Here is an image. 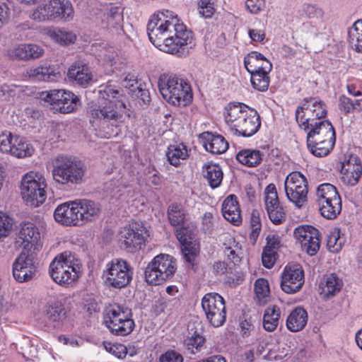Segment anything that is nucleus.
Returning <instances> with one entry per match:
<instances>
[{
    "label": "nucleus",
    "mask_w": 362,
    "mask_h": 362,
    "mask_svg": "<svg viewBox=\"0 0 362 362\" xmlns=\"http://www.w3.org/2000/svg\"><path fill=\"white\" fill-rule=\"evenodd\" d=\"M124 90L108 82L99 86L97 104L90 107V122L95 127L96 135L108 139L121 132L125 119L130 117Z\"/></svg>",
    "instance_id": "nucleus-1"
},
{
    "label": "nucleus",
    "mask_w": 362,
    "mask_h": 362,
    "mask_svg": "<svg viewBox=\"0 0 362 362\" xmlns=\"http://www.w3.org/2000/svg\"><path fill=\"white\" fill-rule=\"evenodd\" d=\"M146 30L151 42L167 53L177 54L192 40V33L168 10L153 13Z\"/></svg>",
    "instance_id": "nucleus-2"
},
{
    "label": "nucleus",
    "mask_w": 362,
    "mask_h": 362,
    "mask_svg": "<svg viewBox=\"0 0 362 362\" xmlns=\"http://www.w3.org/2000/svg\"><path fill=\"white\" fill-rule=\"evenodd\" d=\"M223 116L228 130L238 136L250 137L261 126L257 112L244 103H228L224 108Z\"/></svg>",
    "instance_id": "nucleus-3"
},
{
    "label": "nucleus",
    "mask_w": 362,
    "mask_h": 362,
    "mask_svg": "<svg viewBox=\"0 0 362 362\" xmlns=\"http://www.w3.org/2000/svg\"><path fill=\"white\" fill-rule=\"evenodd\" d=\"M158 87L163 99L174 106H186L192 100L190 84L176 74H160L158 80Z\"/></svg>",
    "instance_id": "nucleus-4"
},
{
    "label": "nucleus",
    "mask_w": 362,
    "mask_h": 362,
    "mask_svg": "<svg viewBox=\"0 0 362 362\" xmlns=\"http://www.w3.org/2000/svg\"><path fill=\"white\" fill-rule=\"evenodd\" d=\"M307 132V146L316 157L327 156L333 149L336 141L335 130L332 123L325 119L315 123Z\"/></svg>",
    "instance_id": "nucleus-5"
},
{
    "label": "nucleus",
    "mask_w": 362,
    "mask_h": 362,
    "mask_svg": "<svg viewBox=\"0 0 362 362\" xmlns=\"http://www.w3.org/2000/svg\"><path fill=\"white\" fill-rule=\"evenodd\" d=\"M81 264L71 252H64L57 255L49 267V274L57 284L68 287L79 278Z\"/></svg>",
    "instance_id": "nucleus-6"
},
{
    "label": "nucleus",
    "mask_w": 362,
    "mask_h": 362,
    "mask_svg": "<svg viewBox=\"0 0 362 362\" xmlns=\"http://www.w3.org/2000/svg\"><path fill=\"white\" fill-rule=\"evenodd\" d=\"M104 324L112 334H129L135 327L132 309L118 303L109 305L105 310Z\"/></svg>",
    "instance_id": "nucleus-7"
},
{
    "label": "nucleus",
    "mask_w": 362,
    "mask_h": 362,
    "mask_svg": "<svg viewBox=\"0 0 362 362\" xmlns=\"http://www.w3.org/2000/svg\"><path fill=\"white\" fill-rule=\"evenodd\" d=\"M85 167L82 162L67 156H59L52 170L53 179L64 185L82 183Z\"/></svg>",
    "instance_id": "nucleus-8"
},
{
    "label": "nucleus",
    "mask_w": 362,
    "mask_h": 362,
    "mask_svg": "<svg viewBox=\"0 0 362 362\" xmlns=\"http://www.w3.org/2000/svg\"><path fill=\"white\" fill-rule=\"evenodd\" d=\"M74 18V9L69 0H50L38 6L32 18L40 22L62 21L69 22Z\"/></svg>",
    "instance_id": "nucleus-9"
},
{
    "label": "nucleus",
    "mask_w": 362,
    "mask_h": 362,
    "mask_svg": "<svg viewBox=\"0 0 362 362\" xmlns=\"http://www.w3.org/2000/svg\"><path fill=\"white\" fill-rule=\"evenodd\" d=\"M176 269L173 257L166 254L158 255L146 267L145 280L148 284L160 285L173 278Z\"/></svg>",
    "instance_id": "nucleus-10"
},
{
    "label": "nucleus",
    "mask_w": 362,
    "mask_h": 362,
    "mask_svg": "<svg viewBox=\"0 0 362 362\" xmlns=\"http://www.w3.org/2000/svg\"><path fill=\"white\" fill-rule=\"evenodd\" d=\"M326 115V106L322 101L313 98H305L296 110V119L298 126L305 131L322 121Z\"/></svg>",
    "instance_id": "nucleus-11"
},
{
    "label": "nucleus",
    "mask_w": 362,
    "mask_h": 362,
    "mask_svg": "<svg viewBox=\"0 0 362 362\" xmlns=\"http://www.w3.org/2000/svg\"><path fill=\"white\" fill-rule=\"evenodd\" d=\"M148 236L144 224L134 221L119 229L117 239L122 247L129 252H135L145 246Z\"/></svg>",
    "instance_id": "nucleus-12"
},
{
    "label": "nucleus",
    "mask_w": 362,
    "mask_h": 362,
    "mask_svg": "<svg viewBox=\"0 0 362 362\" xmlns=\"http://www.w3.org/2000/svg\"><path fill=\"white\" fill-rule=\"evenodd\" d=\"M132 276V267L127 261L121 259H115L107 263L102 275L106 286L119 289L126 287Z\"/></svg>",
    "instance_id": "nucleus-13"
},
{
    "label": "nucleus",
    "mask_w": 362,
    "mask_h": 362,
    "mask_svg": "<svg viewBox=\"0 0 362 362\" xmlns=\"http://www.w3.org/2000/svg\"><path fill=\"white\" fill-rule=\"evenodd\" d=\"M46 184L38 175L30 172L21 180V195L27 204L34 207L42 204L46 199Z\"/></svg>",
    "instance_id": "nucleus-14"
},
{
    "label": "nucleus",
    "mask_w": 362,
    "mask_h": 362,
    "mask_svg": "<svg viewBox=\"0 0 362 362\" xmlns=\"http://www.w3.org/2000/svg\"><path fill=\"white\" fill-rule=\"evenodd\" d=\"M40 99L48 103L56 111L63 114L74 112L81 105L77 95L63 89L43 91L40 93Z\"/></svg>",
    "instance_id": "nucleus-15"
},
{
    "label": "nucleus",
    "mask_w": 362,
    "mask_h": 362,
    "mask_svg": "<svg viewBox=\"0 0 362 362\" xmlns=\"http://www.w3.org/2000/svg\"><path fill=\"white\" fill-rule=\"evenodd\" d=\"M202 308L209 323L214 327L222 326L226 320L224 298L217 293H209L202 299Z\"/></svg>",
    "instance_id": "nucleus-16"
},
{
    "label": "nucleus",
    "mask_w": 362,
    "mask_h": 362,
    "mask_svg": "<svg viewBox=\"0 0 362 362\" xmlns=\"http://www.w3.org/2000/svg\"><path fill=\"white\" fill-rule=\"evenodd\" d=\"M284 189L288 199L298 208L307 201L308 181L301 173L294 171L288 175L284 182Z\"/></svg>",
    "instance_id": "nucleus-17"
},
{
    "label": "nucleus",
    "mask_w": 362,
    "mask_h": 362,
    "mask_svg": "<svg viewBox=\"0 0 362 362\" xmlns=\"http://www.w3.org/2000/svg\"><path fill=\"white\" fill-rule=\"evenodd\" d=\"M0 151L22 158L31 156L34 148L24 137L5 132L0 134Z\"/></svg>",
    "instance_id": "nucleus-18"
},
{
    "label": "nucleus",
    "mask_w": 362,
    "mask_h": 362,
    "mask_svg": "<svg viewBox=\"0 0 362 362\" xmlns=\"http://www.w3.org/2000/svg\"><path fill=\"white\" fill-rule=\"evenodd\" d=\"M293 234L303 251L310 256L317 254L320 247V232L317 228L310 225H301L295 228Z\"/></svg>",
    "instance_id": "nucleus-19"
},
{
    "label": "nucleus",
    "mask_w": 362,
    "mask_h": 362,
    "mask_svg": "<svg viewBox=\"0 0 362 362\" xmlns=\"http://www.w3.org/2000/svg\"><path fill=\"white\" fill-rule=\"evenodd\" d=\"M305 282L304 272L299 265L286 266L281 274V288L286 293H296Z\"/></svg>",
    "instance_id": "nucleus-20"
},
{
    "label": "nucleus",
    "mask_w": 362,
    "mask_h": 362,
    "mask_svg": "<svg viewBox=\"0 0 362 362\" xmlns=\"http://www.w3.org/2000/svg\"><path fill=\"white\" fill-rule=\"evenodd\" d=\"M35 268L32 254L23 251L13 264V276L18 282L31 280L35 275Z\"/></svg>",
    "instance_id": "nucleus-21"
},
{
    "label": "nucleus",
    "mask_w": 362,
    "mask_h": 362,
    "mask_svg": "<svg viewBox=\"0 0 362 362\" xmlns=\"http://www.w3.org/2000/svg\"><path fill=\"white\" fill-rule=\"evenodd\" d=\"M264 193L265 207L269 219L276 225L281 223L285 220V212L280 205L275 185L269 184Z\"/></svg>",
    "instance_id": "nucleus-22"
},
{
    "label": "nucleus",
    "mask_w": 362,
    "mask_h": 362,
    "mask_svg": "<svg viewBox=\"0 0 362 362\" xmlns=\"http://www.w3.org/2000/svg\"><path fill=\"white\" fill-rule=\"evenodd\" d=\"M47 324L50 327L60 328L66 318V310L62 302L57 299L49 300L43 308Z\"/></svg>",
    "instance_id": "nucleus-23"
},
{
    "label": "nucleus",
    "mask_w": 362,
    "mask_h": 362,
    "mask_svg": "<svg viewBox=\"0 0 362 362\" xmlns=\"http://www.w3.org/2000/svg\"><path fill=\"white\" fill-rule=\"evenodd\" d=\"M341 181L349 186L356 185L362 175L361 159L356 155H350L341 164Z\"/></svg>",
    "instance_id": "nucleus-24"
},
{
    "label": "nucleus",
    "mask_w": 362,
    "mask_h": 362,
    "mask_svg": "<svg viewBox=\"0 0 362 362\" xmlns=\"http://www.w3.org/2000/svg\"><path fill=\"white\" fill-rule=\"evenodd\" d=\"M76 205L80 226L98 219L101 213V206L98 202L88 199H76Z\"/></svg>",
    "instance_id": "nucleus-25"
},
{
    "label": "nucleus",
    "mask_w": 362,
    "mask_h": 362,
    "mask_svg": "<svg viewBox=\"0 0 362 362\" xmlns=\"http://www.w3.org/2000/svg\"><path fill=\"white\" fill-rule=\"evenodd\" d=\"M18 237L22 240L21 244L24 250H38L40 242V233L36 226L30 222H25L21 224V228Z\"/></svg>",
    "instance_id": "nucleus-26"
},
{
    "label": "nucleus",
    "mask_w": 362,
    "mask_h": 362,
    "mask_svg": "<svg viewBox=\"0 0 362 362\" xmlns=\"http://www.w3.org/2000/svg\"><path fill=\"white\" fill-rule=\"evenodd\" d=\"M54 217L57 222L64 226H80L74 201L66 202L57 206L54 212Z\"/></svg>",
    "instance_id": "nucleus-27"
},
{
    "label": "nucleus",
    "mask_w": 362,
    "mask_h": 362,
    "mask_svg": "<svg viewBox=\"0 0 362 362\" xmlns=\"http://www.w3.org/2000/svg\"><path fill=\"white\" fill-rule=\"evenodd\" d=\"M199 139L206 151L212 154H222L228 148V143L222 135L204 132Z\"/></svg>",
    "instance_id": "nucleus-28"
},
{
    "label": "nucleus",
    "mask_w": 362,
    "mask_h": 362,
    "mask_svg": "<svg viewBox=\"0 0 362 362\" xmlns=\"http://www.w3.org/2000/svg\"><path fill=\"white\" fill-rule=\"evenodd\" d=\"M92 74L87 64L81 61L73 63L67 71V77L77 84L86 86L92 80Z\"/></svg>",
    "instance_id": "nucleus-29"
},
{
    "label": "nucleus",
    "mask_w": 362,
    "mask_h": 362,
    "mask_svg": "<svg viewBox=\"0 0 362 362\" xmlns=\"http://www.w3.org/2000/svg\"><path fill=\"white\" fill-rule=\"evenodd\" d=\"M245 69L249 73L262 70L272 71V64L261 53L252 51L248 53L243 60Z\"/></svg>",
    "instance_id": "nucleus-30"
},
{
    "label": "nucleus",
    "mask_w": 362,
    "mask_h": 362,
    "mask_svg": "<svg viewBox=\"0 0 362 362\" xmlns=\"http://www.w3.org/2000/svg\"><path fill=\"white\" fill-rule=\"evenodd\" d=\"M222 214L225 219L234 226H239L242 223L240 209L235 195L230 194L224 199Z\"/></svg>",
    "instance_id": "nucleus-31"
},
{
    "label": "nucleus",
    "mask_w": 362,
    "mask_h": 362,
    "mask_svg": "<svg viewBox=\"0 0 362 362\" xmlns=\"http://www.w3.org/2000/svg\"><path fill=\"white\" fill-rule=\"evenodd\" d=\"M28 76L33 81H57L60 78V73L56 72L51 66L32 67L27 71Z\"/></svg>",
    "instance_id": "nucleus-32"
},
{
    "label": "nucleus",
    "mask_w": 362,
    "mask_h": 362,
    "mask_svg": "<svg viewBox=\"0 0 362 362\" xmlns=\"http://www.w3.org/2000/svg\"><path fill=\"white\" fill-rule=\"evenodd\" d=\"M308 322L307 311L302 307L295 308L289 314L286 320V327L291 332L302 330Z\"/></svg>",
    "instance_id": "nucleus-33"
},
{
    "label": "nucleus",
    "mask_w": 362,
    "mask_h": 362,
    "mask_svg": "<svg viewBox=\"0 0 362 362\" xmlns=\"http://www.w3.org/2000/svg\"><path fill=\"white\" fill-rule=\"evenodd\" d=\"M185 230L183 228L176 230L177 240L182 245V252L186 262L193 265L198 251L195 245L188 240V236L185 234Z\"/></svg>",
    "instance_id": "nucleus-34"
},
{
    "label": "nucleus",
    "mask_w": 362,
    "mask_h": 362,
    "mask_svg": "<svg viewBox=\"0 0 362 362\" xmlns=\"http://www.w3.org/2000/svg\"><path fill=\"white\" fill-rule=\"evenodd\" d=\"M202 173L211 188H217L221 185L223 173L219 165L213 163L205 164Z\"/></svg>",
    "instance_id": "nucleus-35"
},
{
    "label": "nucleus",
    "mask_w": 362,
    "mask_h": 362,
    "mask_svg": "<svg viewBox=\"0 0 362 362\" xmlns=\"http://www.w3.org/2000/svg\"><path fill=\"white\" fill-rule=\"evenodd\" d=\"M263 153L257 149L245 148L236 155L237 160L243 165L252 168L259 165L262 160Z\"/></svg>",
    "instance_id": "nucleus-36"
},
{
    "label": "nucleus",
    "mask_w": 362,
    "mask_h": 362,
    "mask_svg": "<svg viewBox=\"0 0 362 362\" xmlns=\"http://www.w3.org/2000/svg\"><path fill=\"white\" fill-rule=\"evenodd\" d=\"M343 282L336 274L327 275L325 282L321 284V294L326 298H330L340 291Z\"/></svg>",
    "instance_id": "nucleus-37"
},
{
    "label": "nucleus",
    "mask_w": 362,
    "mask_h": 362,
    "mask_svg": "<svg viewBox=\"0 0 362 362\" xmlns=\"http://www.w3.org/2000/svg\"><path fill=\"white\" fill-rule=\"evenodd\" d=\"M348 42L353 50L362 53V19L356 21L349 29Z\"/></svg>",
    "instance_id": "nucleus-38"
},
{
    "label": "nucleus",
    "mask_w": 362,
    "mask_h": 362,
    "mask_svg": "<svg viewBox=\"0 0 362 362\" xmlns=\"http://www.w3.org/2000/svg\"><path fill=\"white\" fill-rule=\"evenodd\" d=\"M281 316L280 308L277 305L266 308L263 316V327L267 332L274 331L279 323Z\"/></svg>",
    "instance_id": "nucleus-39"
},
{
    "label": "nucleus",
    "mask_w": 362,
    "mask_h": 362,
    "mask_svg": "<svg viewBox=\"0 0 362 362\" xmlns=\"http://www.w3.org/2000/svg\"><path fill=\"white\" fill-rule=\"evenodd\" d=\"M166 156L169 163L177 167L180 164L181 160H185L189 157V151L182 144L170 145L166 151Z\"/></svg>",
    "instance_id": "nucleus-40"
},
{
    "label": "nucleus",
    "mask_w": 362,
    "mask_h": 362,
    "mask_svg": "<svg viewBox=\"0 0 362 362\" xmlns=\"http://www.w3.org/2000/svg\"><path fill=\"white\" fill-rule=\"evenodd\" d=\"M316 194L318 203H324L328 200L334 202H335V200H341L337 188L329 183L321 184L317 187Z\"/></svg>",
    "instance_id": "nucleus-41"
},
{
    "label": "nucleus",
    "mask_w": 362,
    "mask_h": 362,
    "mask_svg": "<svg viewBox=\"0 0 362 362\" xmlns=\"http://www.w3.org/2000/svg\"><path fill=\"white\" fill-rule=\"evenodd\" d=\"M47 34L52 40L62 45L74 43L76 39L73 32L63 29H49Z\"/></svg>",
    "instance_id": "nucleus-42"
},
{
    "label": "nucleus",
    "mask_w": 362,
    "mask_h": 362,
    "mask_svg": "<svg viewBox=\"0 0 362 362\" xmlns=\"http://www.w3.org/2000/svg\"><path fill=\"white\" fill-rule=\"evenodd\" d=\"M271 71H259L250 74V81L252 87L258 91H266L270 83L269 74Z\"/></svg>",
    "instance_id": "nucleus-43"
},
{
    "label": "nucleus",
    "mask_w": 362,
    "mask_h": 362,
    "mask_svg": "<svg viewBox=\"0 0 362 362\" xmlns=\"http://www.w3.org/2000/svg\"><path fill=\"white\" fill-rule=\"evenodd\" d=\"M321 215L327 219L335 218L341 211V200H328L324 203H318Z\"/></svg>",
    "instance_id": "nucleus-44"
},
{
    "label": "nucleus",
    "mask_w": 362,
    "mask_h": 362,
    "mask_svg": "<svg viewBox=\"0 0 362 362\" xmlns=\"http://www.w3.org/2000/svg\"><path fill=\"white\" fill-rule=\"evenodd\" d=\"M186 211L181 204H172L168 209L169 221L173 226H180L186 218Z\"/></svg>",
    "instance_id": "nucleus-45"
},
{
    "label": "nucleus",
    "mask_w": 362,
    "mask_h": 362,
    "mask_svg": "<svg viewBox=\"0 0 362 362\" xmlns=\"http://www.w3.org/2000/svg\"><path fill=\"white\" fill-rule=\"evenodd\" d=\"M205 338L196 332L185 340V345L192 354L201 351L205 345Z\"/></svg>",
    "instance_id": "nucleus-46"
},
{
    "label": "nucleus",
    "mask_w": 362,
    "mask_h": 362,
    "mask_svg": "<svg viewBox=\"0 0 362 362\" xmlns=\"http://www.w3.org/2000/svg\"><path fill=\"white\" fill-rule=\"evenodd\" d=\"M344 243V238L340 236V230L334 228L332 230L327 240V245L329 250L332 252H338L342 247Z\"/></svg>",
    "instance_id": "nucleus-47"
},
{
    "label": "nucleus",
    "mask_w": 362,
    "mask_h": 362,
    "mask_svg": "<svg viewBox=\"0 0 362 362\" xmlns=\"http://www.w3.org/2000/svg\"><path fill=\"white\" fill-rule=\"evenodd\" d=\"M267 353L264 357L268 361H279L283 360L288 355V350L280 351L279 345L265 344Z\"/></svg>",
    "instance_id": "nucleus-48"
},
{
    "label": "nucleus",
    "mask_w": 362,
    "mask_h": 362,
    "mask_svg": "<svg viewBox=\"0 0 362 362\" xmlns=\"http://www.w3.org/2000/svg\"><path fill=\"white\" fill-rule=\"evenodd\" d=\"M107 25L115 27L123 21V16L118 6H112L105 14Z\"/></svg>",
    "instance_id": "nucleus-49"
},
{
    "label": "nucleus",
    "mask_w": 362,
    "mask_h": 362,
    "mask_svg": "<svg viewBox=\"0 0 362 362\" xmlns=\"http://www.w3.org/2000/svg\"><path fill=\"white\" fill-rule=\"evenodd\" d=\"M241 253V248L235 241H233L230 246L226 247L224 249L225 256L234 264H236L240 262Z\"/></svg>",
    "instance_id": "nucleus-50"
},
{
    "label": "nucleus",
    "mask_w": 362,
    "mask_h": 362,
    "mask_svg": "<svg viewBox=\"0 0 362 362\" xmlns=\"http://www.w3.org/2000/svg\"><path fill=\"white\" fill-rule=\"evenodd\" d=\"M269 286L267 280L260 278L255 283V292L259 300H262L269 294Z\"/></svg>",
    "instance_id": "nucleus-51"
},
{
    "label": "nucleus",
    "mask_w": 362,
    "mask_h": 362,
    "mask_svg": "<svg viewBox=\"0 0 362 362\" xmlns=\"http://www.w3.org/2000/svg\"><path fill=\"white\" fill-rule=\"evenodd\" d=\"M103 345L107 351L111 353L118 358H124L127 355V348L122 344H114L110 342H104Z\"/></svg>",
    "instance_id": "nucleus-52"
},
{
    "label": "nucleus",
    "mask_w": 362,
    "mask_h": 362,
    "mask_svg": "<svg viewBox=\"0 0 362 362\" xmlns=\"http://www.w3.org/2000/svg\"><path fill=\"white\" fill-rule=\"evenodd\" d=\"M303 12L308 18L313 20H320L324 15L320 8L312 4L304 5Z\"/></svg>",
    "instance_id": "nucleus-53"
},
{
    "label": "nucleus",
    "mask_w": 362,
    "mask_h": 362,
    "mask_svg": "<svg viewBox=\"0 0 362 362\" xmlns=\"http://www.w3.org/2000/svg\"><path fill=\"white\" fill-rule=\"evenodd\" d=\"M198 4L199 13L204 18H211L214 13V2L210 0H199Z\"/></svg>",
    "instance_id": "nucleus-54"
},
{
    "label": "nucleus",
    "mask_w": 362,
    "mask_h": 362,
    "mask_svg": "<svg viewBox=\"0 0 362 362\" xmlns=\"http://www.w3.org/2000/svg\"><path fill=\"white\" fill-rule=\"evenodd\" d=\"M12 228V220L5 214L0 212V238L8 235Z\"/></svg>",
    "instance_id": "nucleus-55"
},
{
    "label": "nucleus",
    "mask_w": 362,
    "mask_h": 362,
    "mask_svg": "<svg viewBox=\"0 0 362 362\" xmlns=\"http://www.w3.org/2000/svg\"><path fill=\"white\" fill-rule=\"evenodd\" d=\"M160 362H183L182 356L175 350H168L159 358Z\"/></svg>",
    "instance_id": "nucleus-56"
},
{
    "label": "nucleus",
    "mask_w": 362,
    "mask_h": 362,
    "mask_svg": "<svg viewBox=\"0 0 362 362\" xmlns=\"http://www.w3.org/2000/svg\"><path fill=\"white\" fill-rule=\"evenodd\" d=\"M262 261L264 267L267 269L272 268L276 261L275 251H270L264 249L262 255Z\"/></svg>",
    "instance_id": "nucleus-57"
},
{
    "label": "nucleus",
    "mask_w": 362,
    "mask_h": 362,
    "mask_svg": "<svg viewBox=\"0 0 362 362\" xmlns=\"http://www.w3.org/2000/svg\"><path fill=\"white\" fill-rule=\"evenodd\" d=\"M339 108L345 115L353 112L352 100L342 95L339 98Z\"/></svg>",
    "instance_id": "nucleus-58"
},
{
    "label": "nucleus",
    "mask_w": 362,
    "mask_h": 362,
    "mask_svg": "<svg viewBox=\"0 0 362 362\" xmlns=\"http://www.w3.org/2000/svg\"><path fill=\"white\" fill-rule=\"evenodd\" d=\"M245 6L251 13H258L264 7V0H246Z\"/></svg>",
    "instance_id": "nucleus-59"
},
{
    "label": "nucleus",
    "mask_w": 362,
    "mask_h": 362,
    "mask_svg": "<svg viewBox=\"0 0 362 362\" xmlns=\"http://www.w3.org/2000/svg\"><path fill=\"white\" fill-rule=\"evenodd\" d=\"M16 86L13 84H2L0 86V97L4 100H8L16 94Z\"/></svg>",
    "instance_id": "nucleus-60"
},
{
    "label": "nucleus",
    "mask_w": 362,
    "mask_h": 362,
    "mask_svg": "<svg viewBox=\"0 0 362 362\" xmlns=\"http://www.w3.org/2000/svg\"><path fill=\"white\" fill-rule=\"evenodd\" d=\"M27 49V59H35L42 56L43 49L35 44H25Z\"/></svg>",
    "instance_id": "nucleus-61"
},
{
    "label": "nucleus",
    "mask_w": 362,
    "mask_h": 362,
    "mask_svg": "<svg viewBox=\"0 0 362 362\" xmlns=\"http://www.w3.org/2000/svg\"><path fill=\"white\" fill-rule=\"evenodd\" d=\"M266 240L267 245L264 247V250L275 251V250L279 247L281 242L279 235L275 234H271L267 235Z\"/></svg>",
    "instance_id": "nucleus-62"
},
{
    "label": "nucleus",
    "mask_w": 362,
    "mask_h": 362,
    "mask_svg": "<svg viewBox=\"0 0 362 362\" xmlns=\"http://www.w3.org/2000/svg\"><path fill=\"white\" fill-rule=\"evenodd\" d=\"M9 20V8L6 3L0 1V30Z\"/></svg>",
    "instance_id": "nucleus-63"
},
{
    "label": "nucleus",
    "mask_w": 362,
    "mask_h": 362,
    "mask_svg": "<svg viewBox=\"0 0 362 362\" xmlns=\"http://www.w3.org/2000/svg\"><path fill=\"white\" fill-rule=\"evenodd\" d=\"M248 35L250 39L256 42H262L266 37L264 30L257 28L249 29Z\"/></svg>",
    "instance_id": "nucleus-64"
}]
</instances>
